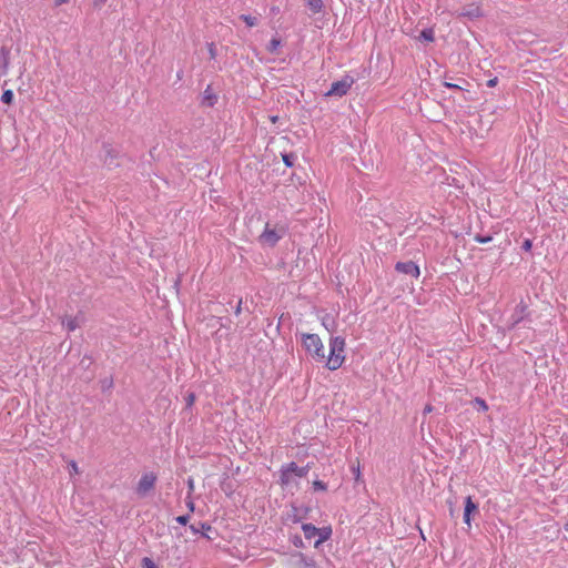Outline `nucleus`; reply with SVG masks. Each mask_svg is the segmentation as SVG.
<instances>
[{"instance_id":"obj_1","label":"nucleus","mask_w":568,"mask_h":568,"mask_svg":"<svg viewBox=\"0 0 568 568\" xmlns=\"http://www.w3.org/2000/svg\"><path fill=\"white\" fill-rule=\"evenodd\" d=\"M344 348H345V338L341 336H335L329 339V354L325 362V367L329 371L338 369L344 361Z\"/></svg>"},{"instance_id":"obj_2","label":"nucleus","mask_w":568,"mask_h":568,"mask_svg":"<svg viewBox=\"0 0 568 568\" xmlns=\"http://www.w3.org/2000/svg\"><path fill=\"white\" fill-rule=\"evenodd\" d=\"M301 341L304 349L312 358L318 363H323L326 358L324 344L317 334L303 333Z\"/></svg>"},{"instance_id":"obj_3","label":"nucleus","mask_w":568,"mask_h":568,"mask_svg":"<svg viewBox=\"0 0 568 568\" xmlns=\"http://www.w3.org/2000/svg\"><path fill=\"white\" fill-rule=\"evenodd\" d=\"M285 233L286 231L283 226L272 229L270 224L266 223L263 233L260 235V242L268 246H275Z\"/></svg>"},{"instance_id":"obj_4","label":"nucleus","mask_w":568,"mask_h":568,"mask_svg":"<svg viewBox=\"0 0 568 568\" xmlns=\"http://www.w3.org/2000/svg\"><path fill=\"white\" fill-rule=\"evenodd\" d=\"M355 80L352 75L345 74L341 80L332 83L331 89L326 93L327 97H343L354 84Z\"/></svg>"},{"instance_id":"obj_5","label":"nucleus","mask_w":568,"mask_h":568,"mask_svg":"<svg viewBox=\"0 0 568 568\" xmlns=\"http://www.w3.org/2000/svg\"><path fill=\"white\" fill-rule=\"evenodd\" d=\"M528 306L524 301H520L519 304L514 308L513 314L507 321V325L509 329L515 328L520 322H523L528 316Z\"/></svg>"},{"instance_id":"obj_6","label":"nucleus","mask_w":568,"mask_h":568,"mask_svg":"<svg viewBox=\"0 0 568 568\" xmlns=\"http://www.w3.org/2000/svg\"><path fill=\"white\" fill-rule=\"evenodd\" d=\"M155 481L156 476L153 473L144 474L138 483L136 493L140 496H145L150 490L154 488Z\"/></svg>"},{"instance_id":"obj_7","label":"nucleus","mask_w":568,"mask_h":568,"mask_svg":"<svg viewBox=\"0 0 568 568\" xmlns=\"http://www.w3.org/2000/svg\"><path fill=\"white\" fill-rule=\"evenodd\" d=\"M395 270L398 273H403L415 278H417L420 274L418 265L415 264L413 261L397 262L395 265Z\"/></svg>"},{"instance_id":"obj_8","label":"nucleus","mask_w":568,"mask_h":568,"mask_svg":"<svg viewBox=\"0 0 568 568\" xmlns=\"http://www.w3.org/2000/svg\"><path fill=\"white\" fill-rule=\"evenodd\" d=\"M479 509L478 505L473 501V498L470 496H467L465 499V508H464V515L463 519L464 523L470 528L471 518L474 515H478Z\"/></svg>"},{"instance_id":"obj_9","label":"nucleus","mask_w":568,"mask_h":568,"mask_svg":"<svg viewBox=\"0 0 568 568\" xmlns=\"http://www.w3.org/2000/svg\"><path fill=\"white\" fill-rule=\"evenodd\" d=\"M118 151H115L110 144L103 145V162L108 168H115L118 163Z\"/></svg>"},{"instance_id":"obj_10","label":"nucleus","mask_w":568,"mask_h":568,"mask_svg":"<svg viewBox=\"0 0 568 568\" xmlns=\"http://www.w3.org/2000/svg\"><path fill=\"white\" fill-rule=\"evenodd\" d=\"M294 473L288 469V465L285 464L280 469V484L282 487H287L294 483Z\"/></svg>"},{"instance_id":"obj_11","label":"nucleus","mask_w":568,"mask_h":568,"mask_svg":"<svg viewBox=\"0 0 568 568\" xmlns=\"http://www.w3.org/2000/svg\"><path fill=\"white\" fill-rule=\"evenodd\" d=\"M458 17H465L469 19H475L481 16V11L478 6L470 4L464 7L457 14Z\"/></svg>"},{"instance_id":"obj_12","label":"nucleus","mask_w":568,"mask_h":568,"mask_svg":"<svg viewBox=\"0 0 568 568\" xmlns=\"http://www.w3.org/2000/svg\"><path fill=\"white\" fill-rule=\"evenodd\" d=\"M10 62V49L7 47H2L0 50V69L1 73L4 75L8 73Z\"/></svg>"},{"instance_id":"obj_13","label":"nucleus","mask_w":568,"mask_h":568,"mask_svg":"<svg viewBox=\"0 0 568 568\" xmlns=\"http://www.w3.org/2000/svg\"><path fill=\"white\" fill-rule=\"evenodd\" d=\"M287 465H288V469L294 473L295 477H298V478L306 477V475L308 474V471L311 469L310 465L300 467L295 462H291Z\"/></svg>"},{"instance_id":"obj_14","label":"nucleus","mask_w":568,"mask_h":568,"mask_svg":"<svg viewBox=\"0 0 568 568\" xmlns=\"http://www.w3.org/2000/svg\"><path fill=\"white\" fill-rule=\"evenodd\" d=\"M302 530L306 539H312L315 536H317V532H320V529L315 527L313 524H303Z\"/></svg>"},{"instance_id":"obj_15","label":"nucleus","mask_w":568,"mask_h":568,"mask_svg":"<svg viewBox=\"0 0 568 568\" xmlns=\"http://www.w3.org/2000/svg\"><path fill=\"white\" fill-rule=\"evenodd\" d=\"M318 529H320V532H317L318 539L315 541V547H318L321 544H323L324 541L329 539V537L332 535L331 527H323V528H318Z\"/></svg>"},{"instance_id":"obj_16","label":"nucleus","mask_w":568,"mask_h":568,"mask_svg":"<svg viewBox=\"0 0 568 568\" xmlns=\"http://www.w3.org/2000/svg\"><path fill=\"white\" fill-rule=\"evenodd\" d=\"M216 95L212 92L211 88L207 87L203 93V104L206 106H213L216 102Z\"/></svg>"},{"instance_id":"obj_17","label":"nucleus","mask_w":568,"mask_h":568,"mask_svg":"<svg viewBox=\"0 0 568 568\" xmlns=\"http://www.w3.org/2000/svg\"><path fill=\"white\" fill-rule=\"evenodd\" d=\"M62 324L67 327L69 332H73L80 326L78 317H65L62 321Z\"/></svg>"},{"instance_id":"obj_18","label":"nucleus","mask_w":568,"mask_h":568,"mask_svg":"<svg viewBox=\"0 0 568 568\" xmlns=\"http://www.w3.org/2000/svg\"><path fill=\"white\" fill-rule=\"evenodd\" d=\"M306 4L313 13H318L323 9L322 0H306Z\"/></svg>"},{"instance_id":"obj_19","label":"nucleus","mask_w":568,"mask_h":568,"mask_svg":"<svg viewBox=\"0 0 568 568\" xmlns=\"http://www.w3.org/2000/svg\"><path fill=\"white\" fill-rule=\"evenodd\" d=\"M419 39L427 42H433L435 40L434 30L432 28L424 29L419 34Z\"/></svg>"},{"instance_id":"obj_20","label":"nucleus","mask_w":568,"mask_h":568,"mask_svg":"<svg viewBox=\"0 0 568 568\" xmlns=\"http://www.w3.org/2000/svg\"><path fill=\"white\" fill-rule=\"evenodd\" d=\"M240 19L247 26V27H255L258 23V19L256 17H253L251 14H241Z\"/></svg>"},{"instance_id":"obj_21","label":"nucleus","mask_w":568,"mask_h":568,"mask_svg":"<svg viewBox=\"0 0 568 568\" xmlns=\"http://www.w3.org/2000/svg\"><path fill=\"white\" fill-rule=\"evenodd\" d=\"M471 405L474 408H476L477 410H480V412H486L488 409L487 403L480 397H476L471 402Z\"/></svg>"},{"instance_id":"obj_22","label":"nucleus","mask_w":568,"mask_h":568,"mask_svg":"<svg viewBox=\"0 0 568 568\" xmlns=\"http://www.w3.org/2000/svg\"><path fill=\"white\" fill-rule=\"evenodd\" d=\"M280 45H281V40L278 38H272L267 45V51L271 53H275Z\"/></svg>"},{"instance_id":"obj_23","label":"nucleus","mask_w":568,"mask_h":568,"mask_svg":"<svg viewBox=\"0 0 568 568\" xmlns=\"http://www.w3.org/2000/svg\"><path fill=\"white\" fill-rule=\"evenodd\" d=\"M282 158L283 162L288 168H292L294 165V161L296 160V155L294 153H284Z\"/></svg>"},{"instance_id":"obj_24","label":"nucleus","mask_w":568,"mask_h":568,"mask_svg":"<svg viewBox=\"0 0 568 568\" xmlns=\"http://www.w3.org/2000/svg\"><path fill=\"white\" fill-rule=\"evenodd\" d=\"M13 101V92L11 90H4L1 95V102L4 104H11Z\"/></svg>"},{"instance_id":"obj_25","label":"nucleus","mask_w":568,"mask_h":568,"mask_svg":"<svg viewBox=\"0 0 568 568\" xmlns=\"http://www.w3.org/2000/svg\"><path fill=\"white\" fill-rule=\"evenodd\" d=\"M141 567L142 568H158L155 562L149 557H144L141 559Z\"/></svg>"},{"instance_id":"obj_26","label":"nucleus","mask_w":568,"mask_h":568,"mask_svg":"<svg viewBox=\"0 0 568 568\" xmlns=\"http://www.w3.org/2000/svg\"><path fill=\"white\" fill-rule=\"evenodd\" d=\"M312 485L314 490L325 491L327 489V485L322 480H314Z\"/></svg>"},{"instance_id":"obj_27","label":"nucleus","mask_w":568,"mask_h":568,"mask_svg":"<svg viewBox=\"0 0 568 568\" xmlns=\"http://www.w3.org/2000/svg\"><path fill=\"white\" fill-rule=\"evenodd\" d=\"M474 240L477 242V243H489L493 237L490 235H480V234H477L475 235Z\"/></svg>"},{"instance_id":"obj_28","label":"nucleus","mask_w":568,"mask_h":568,"mask_svg":"<svg viewBox=\"0 0 568 568\" xmlns=\"http://www.w3.org/2000/svg\"><path fill=\"white\" fill-rule=\"evenodd\" d=\"M199 526H200V527H201V529H202V535H203L205 538L211 539V537H210V536H207V535L205 534V531H210V530L212 529V526H211L210 524H207V523H199Z\"/></svg>"},{"instance_id":"obj_29","label":"nucleus","mask_w":568,"mask_h":568,"mask_svg":"<svg viewBox=\"0 0 568 568\" xmlns=\"http://www.w3.org/2000/svg\"><path fill=\"white\" fill-rule=\"evenodd\" d=\"M207 49H209L210 59H215L216 58L215 44L213 42L209 43Z\"/></svg>"},{"instance_id":"obj_30","label":"nucleus","mask_w":568,"mask_h":568,"mask_svg":"<svg viewBox=\"0 0 568 568\" xmlns=\"http://www.w3.org/2000/svg\"><path fill=\"white\" fill-rule=\"evenodd\" d=\"M175 520L181 524V525H186L190 520V516L189 515H182V516H178L175 518Z\"/></svg>"},{"instance_id":"obj_31","label":"nucleus","mask_w":568,"mask_h":568,"mask_svg":"<svg viewBox=\"0 0 568 568\" xmlns=\"http://www.w3.org/2000/svg\"><path fill=\"white\" fill-rule=\"evenodd\" d=\"M185 503H186V507L189 508V510H190L191 513H193V511H194V509H195V505H194V501L192 500V498H191V496H190V495L187 496V498H186Z\"/></svg>"},{"instance_id":"obj_32","label":"nucleus","mask_w":568,"mask_h":568,"mask_svg":"<svg viewBox=\"0 0 568 568\" xmlns=\"http://www.w3.org/2000/svg\"><path fill=\"white\" fill-rule=\"evenodd\" d=\"M69 468H70V474H79V468H78V465L74 460L70 462L69 464Z\"/></svg>"},{"instance_id":"obj_33","label":"nucleus","mask_w":568,"mask_h":568,"mask_svg":"<svg viewBox=\"0 0 568 568\" xmlns=\"http://www.w3.org/2000/svg\"><path fill=\"white\" fill-rule=\"evenodd\" d=\"M531 246H532L531 241L527 239V240H525V241H524V243H523V245H521V248H523L524 251H530V250H531Z\"/></svg>"},{"instance_id":"obj_34","label":"nucleus","mask_w":568,"mask_h":568,"mask_svg":"<svg viewBox=\"0 0 568 568\" xmlns=\"http://www.w3.org/2000/svg\"><path fill=\"white\" fill-rule=\"evenodd\" d=\"M112 385H113L112 379H104V381H102V389L103 390L111 388Z\"/></svg>"},{"instance_id":"obj_35","label":"nucleus","mask_w":568,"mask_h":568,"mask_svg":"<svg viewBox=\"0 0 568 568\" xmlns=\"http://www.w3.org/2000/svg\"><path fill=\"white\" fill-rule=\"evenodd\" d=\"M108 0H92V4L94 8L100 9Z\"/></svg>"},{"instance_id":"obj_36","label":"nucleus","mask_w":568,"mask_h":568,"mask_svg":"<svg viewBox=\"0 0 568 568\" xmlns=\"http://www.w3.org/2000/svg\"><path fill=\"white\" fill-rule=\"evenodd\" d=\"M187 488H189V495L191 496V494L194 490V480H193V478H189L187 479Z\"/></svg>"},{"instance_id":"obj_37","label":"nucleus","mask_w":568,"mask_h":568,"mask_svg":"<svg viewBox=\"0 0 568 568\" xmlns=\"http://www.w3.org/2000/svg\"><path fill=\"white\" fill-rule=\"evenodd\" d=\"M444 87L449 88V89L462 90V88L458 84H454L450 82H444Z\"/></svg>"},{"instance_id":"obj_38","label":"nucleus","mask_w":568,"mask_h":568,"mask_svg":"<svg viewBox=\"0 0 568 568\" xmlns=\"http://www.w3.org/2000/svg\"><path fill=\"white\" fill-rule=\"evenodd\" d=\"M497 82H498L497 78L489 79L487 81V87L493 88V87H495L497 84Z\"/></svg>"},{"instance_id":"obj_39","label":"nucleus","mask_w":568,"mask_h":568,"mask_svg":"<svg viewBox=\"0 0 568 568\" xmlns=\"http://www.w3.org/2000/svg\"><path fill=\"white\" fill-rule=\"evenodd\" d=\"M190 530H191L193 534H199L202 529H201V527L199 528V526H196V525H194V524H193V525H191V526H190Z\"/></svg>"},{"instance_id":"obj_40","label":"nucleus","mask_w":568,"mask_h":568,"mask_svg":"<svg viewBox=\"0 0 568 568\" xmlns=\"http://www.w3.org/2000/svg\"><path fill=\"white\" fill-rule=\"evenodd\" d=\"M433 412V406L430 404L426 405L424 407V410H423V414L426 415V414H429Z\"/></svg>"},{"instance_id":"obj_41","label":"nucleus","mask_w":568,"mask_h":568,"mask_svg":"<svg viewBox=\"0 0 568 568\" xmlns=\"http://www.w3.org/2000/svg\"><path fill=\"white\" fill-rule=\"evenodd\" d=\"M68 1H69V0H55L54 4H55L57 7H59V6L63 4V3H67Z\"/></svg>"},{"instance_id":"obj_42","label":"nucleus","mask_w":568,"mask_h":568,"mask_svg":"<svg viewBox=\"0 0 568 568\" xmlns=\"http://www.w3.org/2000/svg\"><path fill=\"white\" fill-rule=\"evenodd\" d=\"M194 402V395L190 394L187 397V404L191 405Z\"/></svg>"},{"instance_id":"obj_43","label":"nucleus","mask_w":568,"mask_h":568,"mask_svg":"<svg viewBox=\"0 0 568 568\" xmlns=\"http://www.w3.org/2000/svg\"><path fill=\"white\" fill-rule=\"evenodd\" d=\"M240 312H241V301L239 302V305L235 310V314H240Z\"/></svg>"},{"instance_id":"obj_44","label":"nucleus","mask_w":568,"mask_h":568,"mask_svg":"<svg viewBox=\"0 0 568 568\" xmlns=\"http://www.w3.org/2000/svg\"><path fill=\"white\" fill-rule=\"evenodd\" d=\"M354 474H356V479H358L359 478V467L354 469Z\"/></svg>"},{"instance_id":"obj_45","label":"nucleus","mask_w":568,"mask_h":568,"mask_svg":"<svg viewBox=\"0 0 568 568\" xmlns=\"http://www.w3.org/2000/svg\"><path fill=\"white\" fill-rule=\"evenodd\" d=\"M354 474H356V479H358L359 478V467L354 469Z\"/></svg>"},{"instance_id":"obj_46","label":"nucleus","mask_w":568,"mask_h":568,"mask_svg":"<svg viewBox=\"0 0 568 568\" xmlns=\"http://www.w3.org/2000/svg\"><path fill=\"white\" fill-rule=\"evenodd\" d=\"M564 528H565V530L568 531V520L564 524Z\"/></svg>"},{"instance_id":"obj_47","label":"nucleus","mask_w":568,"mask_h":568,"mask_svg":"<svg viewBox=\"0 0 568 568\" xmlns=\"http://www.w3.org/2000/svg\"><path fill=\"white\" fill-rule=\"evenodd\" d=\"M271 120H272V122H276L277 116H272Z\"/></svg>"}]
</instances>
